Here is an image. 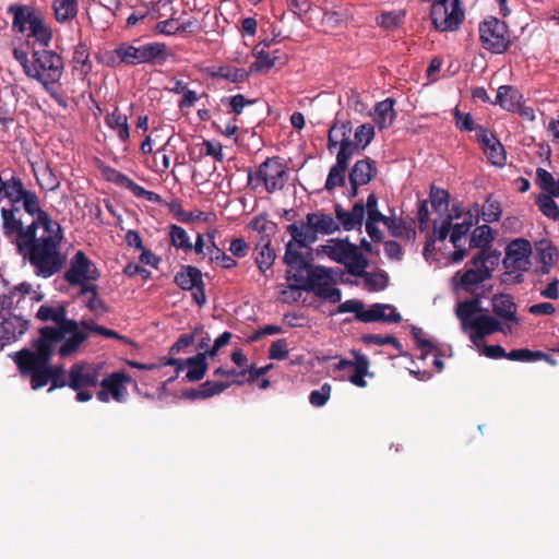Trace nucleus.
I'll return each mask as SVG.
<instances>
[{
  "mask_svg": "<svg viewBox=\"0 0 559 559\" xmlns=\"http://www.w3.org/2000/svg\"><path fill=\"white\" fill-rule=\"evenodd\" d=\"M36 318L43 322L51 321L56 325L40 328L39 337L33 341V347L56 346L62 341V331H73L76 326L75 320L67 318V309L63 306L43 305L37 310Z\"/></svg>",
  "mask_w": 559,
  "mask_h": 559,
  "instance_id": "nucleus-5",
  "label": "nucleus"
},
{
  "mask_svg": "<svg viewBox=\"0 0 559 559\" xmlns=\"http://www.w3.org/2000/svg\"><path fill=\"white\" fill-rule=\"evenodd\" d=\"M535 181L545 192L537 195L535 203L538 210L552 221L559 219V206L554 198H559V178L555 180L554 176L544 168L536 169Z\"/></svg>",
  "mask_w": 559,
  "mask_h": 559,
  "instance_id": "nucleus-13",
  "label": "nucleus"
},
{
  "mask_svg": "<svg viewBox=\"0 0 559 559\" xmlns=\"http://www.w3.org/2000/svg\"><path fill=\"white\" fill-rule=\"evenodd\" d=\"M81 322L76 321V326L73 331H62L63 343L58 349L60 357L66 358L76 353L80 346L88 340V331L83 329L80 330Z\"/></svg>",
  "mask_w": 559,
  "mask_h": 559,
  "instance_id": "nucleus-29",
  "label": "nucleus"
},
{
  "mask_svg": "<svg viewBox=\"0 0 559 559\" xmlns=\"http://www.w3.org/2000/svg\"><path fill=\"white\" fill-rule=\"evenodd\" d=\"M169 228H170V231H169L170 243L175 248L181 249L185 252L191 251L192 242L190 241V237L187 234V231L185 230V228H182L181 226L175 225V224L170 225Z\"/></svg>",
  "mask_w": 559,
  "mask_h": 559,
  "instance_id": "nucleus-47",
  "label": "nucleus"
},
{
  "mask_svg": "<svg viewBox=\"0 0 559 559\" xmlns=\"http://www.w3.org/2000/svg\"><path fill=\"white\" fill-rule=\"evenodd\" d=\"M286 180V166L278 156L267 157L254 171L248 169V185L253 190L263 186L267 193H274L284 188Z\"/></svg>",
  "mask_w": 559,
  "mask_h": 559,
  "instance_id": "nucleus-7",
  "label": "nucleus"
},
{
  "mask_svg": "<svg viewBox=\"0 0 559 559\" xmlns=\"http://www.w3.org/2000/svg\"><path fill=\"white\" fill-rule=\"evenodd\" d=\"M286 229L298 248H306L318 240V234L331 235L340 230V224L330 214L317 211L308 213L306 222L293 223Z\"/></svg>",
  "mask_w": 559,
  "mask_h": 559,
  "instance_id": "nucleus-4",
  "label": "nucleus"
},
{
  "mask_svg": "<svg viewBox=\"0 0 559 559\" xmlns=\"http://www.w3.org/2000/svg\"><path fill=\"white\" fill-rule=\"evenodd\" d=\"M358 321L365 323L377 321L400 323L402 316L392 305L373 304L367 310L362 307V311L358 316Z\"/></svg>",
  "mask_w": 559,
  "mask_h": 559,
  "instance_id": "nucleus-25",
  "label": "nucleus"
},
{
  "mask_svg": "<svg viewBox=\"0 0 559 559\" xmlns=\"http://www.w3.org/2000/svg\"><path fill=\"white\" fill-rule=\"evenodd\" d=\"M298 247L294 238L286 243L284 262L289 270L287 271V281H294L295 284H301L307 274L314 266L296 249Z\"/></svg>",
  "mask_w": 559,
  "mask_h": 559,
  "instance_id": "nucleus-17",
  "label": "nucleus"
},
{
  "mask_svg": "<svg viewBox=\"0 0 559 559\" xmlns=\"http://www.w3.org/2000/svg\"><path fill=\"white\" fill-rule=\"evenodd\" d=\"M478 33L481 47L491 53H503L511 44L507 23L495 16L481 21Z\"/></svg>",
  "mask_w": 559,
  "mask_h": 559,
  "instance_id": "nucleus-12",
  "label": "nucleus"
},
{
  "mask_svg": "<svg viewBox=\"0 0 559 559\" xmlns=\"http://www.w3.org/2000/svg\"><path fill=\"white\" fill-rule=\"evenodd\" d=\"M429 198L436 212L441 213L448 210L450 194L447 190L432 186Z\"/></svg>",
  "mask_w": 559,
  "mask_h": 559,
  "instance_id": "nucleus-53",
  "label": "nucleus"
},
{
  "mask_svg": "<svg viewBox=\"0 0 559 559\" xmlns=\"http://www.w3.org/2000/svg\"><path fill=\"white\" fill-rule=\"evenodd\" d=\"M73 62L75 63V68L80 69L83 74H87L92 64L90 62V53L85 44L80 43L73 53Z\"/></svg>",
  "mask_w": 559,
  "mask_h": 559,
  "instance_id": "nucleus-54",
  "label": "nucleus"
},
{
  "mask_svg": "<svg viewBox=\"0 0 559 559\" xmlns=\"http://www.w3.org/2000/svg\"><path fill=\"white\" fill-rule=\"evenodd\" d=\"M374 138V127L371 123L358 126L354 133V140H350L352 146L357 151L365 150Z\"/></svg>",
  "mask_w": 559,
  "mask_h": 559,
  "instance_id": "nucleus-44",
  "label": "nucleus"
},
{
  "mask_svg": "<svg viewBox=\"0 0 559 559\" xmlns=\"http://www.w3.org/2000/svg\"><path fill=\"white\" fill-rule=\"evenodd\" d=\"M100 276L94 262L81 250L76 251L70 261V267L64 273V280L71 286L83 282L97 281Z\"/></svg>",
  "mask_w": 559,
  "mask_h": 559,
  "instance_id": "nucleus-16",
  "label": "nucleus"
},
{
  "mask_svg": "<svg viewBox=\"0 0 559 559\" xmlns=\"http://www.w3.org/2000/svg\"><path fill=\"white\" fill-rule=\"evenodd\" d=\"M484 153L492 165L502 167L506 164V151L499 140L495 144H490L488 151H484Z\"/></svg>",
  "mask_w": 559,
  "mask_h": 559,
  "instance_id": "nucleus-57",
  "label": "nucleus"
},
{
  "mask_svg": "<svg viewBox=\"0 0 559 559\" xmlns=\"http://www.w3.org/2000/svg\"><path fill=\"white\" fill-rule=\"evenodd\" d=\"M405 16L406 12L404 10L383 12L377 17V23L382 28L394 29L404 23Z\"/></svg>",
  "mask_w": 559,
  "mask_h": 559,
  "instance_id": "nucleus-46",
  "label": "nucleus"
},
{
  "mask_svg": "<svg viewBox=\"0 0 559 559\" xmlns=\"http://www.w3.org/2000/svg\"><path fill=\"white\" fill-rule=\"evenodd\" d=\"M254 262L262 274L270 270L276 259L273 248H271V238L269 235H262L253 249Z\"/></svg>",
  "mask_w": 559,
  "mask_h": 559,
  "instance_id": "nucleus-31",
  "label": "nucleus"
},
{
  "mask_svg": "<svg viewBox=\"0 0 559 559\" xmlns=\"http://www.w3.org/2000/svg\"><path fill=\"white\" fill-rule=\"evenodd\" d=\"M21 201L26 213L33 216L36 215L32 223L41 228L46 235H50L60 245L62 240L61 226L51 219L46 211L41 210L37 194L34 191L26 190Z\"/></svg>",
  "mask_w": 559,
  "mask_h": 559,
  "instance_id": "nucleus-14",
  "label": "nucleus"
},
{
  "mask_svg": "<svg viewBox=\"0 0 559 559\" xmlns=\"http://www.w3.org/2000/svg\"><path fill=\"white\" fill-rule=\"evenodd\" d=\"M531 253L532 246L527 239H514L506 248L503 264L506 269L525 272L528 270Z\"/></svg>",
  "mask_w": 559,
  "mask_h": 559,
  "instance_id": "nucleus-18",
  "label": "nucleus"
},
{
  "mask_svg": "<svg viewBox=\"0 0 559 559\" xmlns=\"http://www.w3.org/2000/svg\"><path fill=\"white\" fill-rule=\"evenodd\" d=\"M335 216L340 227L346 231L360 229L365 219V203L358 200L350 211L345 210L341 204L335 205Z\"/></svg>",
  "mask_w": 559,
  "mask_h": 559,
  "instance_id": "nucleus-23",
  "label": "nucleus"
},
{
  "mask_svg": "<svg viewBox=\"0 0 559 559\" xmlns=\"http://www.w3.org/2000/svg\"><path fill=\"white\" fill-rule=\"evenodd\" d=\"M352 354L354 356V360H348V359L343 358L338 361V364L336 365V368L338 370H344L346 368H353L354 373L349 377V381L358 388H365L367 385L365 377L370 374L369 373L370 361L367 356L359 353L358 350H352Z\"/></svg>",
  "mask_w": 559,
  "mask_h": 559,
  "instance_id": "nucleus-22",
  "label": "nucleus"
},
{
  "mask_svg": "<svg viewBox=\"0 0 559 559\" xmlns=\"http://www.w3.org/2000/svg\"><path fill=\"white\" fill-rule=\"evenodd\" d=\"M185 364L188 368L186 379L190 382L202 380L209 369L206 354H197L195 356L189 357L185 360Z\"/></svg>",
  "mask_w": 559,
  "mask_h": 559,
  "instance_id": "nucleus-38",
  "label": "nucleus"
},
{
  "mask_svg": "<svg viewBox=\"0 0 559 559\" xmlns=\"http://www.w3.org/2000/svg\"><path fill=\"white\" fill-rule=\"evenodd\" d=\"M356 152L358 151L352 146L350 142H345L344 145L340 146V151L336 154V163L333 166L347 170L349 159Z\"/></svg>",
  "mask_w": 559,
  "mask_h": 559,
  "instance_id": "nucleus-63",
  "label": "nucleus"
},
{
  "mask_svg": "<svg viewBox=\"0 0 559 559\" xmlns=\"http://www.w3.org/2000/svg\"><path fill=\"white\" fill-rule=\"evenodd\" d=\"M377 175L376 162L370 157L357 160L349 171L350 185H368Z\"/></svg>",
  "mask_w": 559,
  "mask_h": 559,
  "instance_id": "nucleus-33",
  "label": "nucleus"
},
{
  "mask_svg": "<svg viewBox=\"0 0 559 559\" xmlns=\"http://www.w3.org/2000/svg\"><path fill=\"white\" fill-rule=\"evenodd\" d=\"M495 240V231L489 225L477 226L469 238V248L479 249V251L495 252L490 250L491 242Z\"/></svg>",
  "mask_w": 559,
  "mask_h": 559,
  "instance_id": "nucleus-35",
  "label": "nucleus"
},
{
  "mask_svg": "<svg viewBox=\"0 0 559 559\" xmlns=\"http://www.w3.org/2000/svg\"><path fill=\"white\" fill-rule=\"evenodd\" d=\"M230 385H231V382L207 380V381L203 382L200 386H201V390L204 393V397L206 400L214 395H218V394L223 393Z\"/></svg>",
  "mask_w": 559,
  "mask_h": 559,
  "instance_id": "nucleus-62",
  "label": "nucleus"
},
{
  "mask_svg": "<svg viewBox=\"0 0 559 559\" xmlns=\"http://www.w3.org/2000/svg\"><path fill=\"white\" fill-rule=\"evenodd\" d=\"M367 214L366 223H371L377 225L378 223H382L383 225L388 222V217L383 215L378 209V198L374 193H370L367 197V201L365 204V215Z\"/></svg>",
  "mask_w": 559,
  "mask_h": 559,
  "instance_id": "nucleus-48",
  "label": "nucleus"
},
{
  "mask_svg": "<svg viewBox=\"0 0 559 559\" xmlns=\"http://www.w3.org/2000/svg\"><path fill=\"white\" fill-rule=\"evenodd\" d=\"M102 371V364L76 362L71 366L68 373V386L76 392V401L87 402L93 397V393L88 389L99 384Z\"/></svg>",
  "mask_w": 559,
  "mask_h": 559,
  "instance_id": "nucleus-9",
  "label": "nucleus"
},
{
  "mask_svg": "<svg viewBox=\"0 0 559 559\" xmlns=\"http://www.w3.org/2000/svg\"><path fill=\"white\" fill-rule=\"evenodd\" d=\"M506 358L514 361H534L540 358H548L543 352H534L528 348L512 349L507 353Z\"/></svg>",
  "mask_w": 559,
  "mask_h": 559,
  "instance_id": "nucleus-55",
  "label": "nucleus"
},
{
  "mask_svg": "<svg viewBox=\"0 0 559 559\" xmlns=\"http://www.w3.org/2000/svg\"><path fill=\"white\" fill-rule=\"evenodd\" d=\"M498 259L499 254L495 252L478 251L469 261L473 267L464 272L459 271L453 276L455 287L468 292L473 286L486 282L492 275V267L487 263L493 265Z\"/></svg>",
  "mask_w": 559,
  "mask_h": 559,
  "instance_id": "nucleus-10",
  "label": "nucleus"
},
{
  "mask_svg": "<svg viewBox=\"0 0 559 559\" xmlns=\"http://www.w3.org/2000/svg\"><path fill=\"white\" fill-rule=\"evenodd\" d=\"M28 31L29 33L27 36L33 38L34 43L40 45L45 49L49 46L52 38V33L50 27L46 25L43 13L37 17L36 21L31 23Z\"/></svg>",
  "mask_w": 559,
  "mask_h": 559,
  "instance_id": "nucleus-39",
  "label": "nucleus"
},
{
  "mask_svg": "<svg viewBox=\"0 0 559 559\" xmlns=\"http://www.w3.org/2000/svg\"><path fill=\"white\" fill-rule=\"evenodd\" d=\"M23 182L20 178L12 176L10 179L3 181L1 187V200L7 198L13 204L21 202V198L25 193Z\"/></svg>",
  "mask_w": 559,
  "mask_h": 559,
  "instance_id": "nucleus-42",
  "label": "nucleus"
},
{
  "mask_svg": "<svg viewBox=\"0 0 559 559\" xmlns=\"http://www.w3.org/2000/svg\"><path fill=\"white\" fill-rule=\"evenodd\" d=\"M395 100L393 98H385L382 102L377 103L374 107V121L378 127L382 129H388L392 126L396 112L394 110Z\"/></svg>",
  "mask_w": 559,
  "mask_h": 559,
  "instance_id": "nucleus-37",
  "label": "nucleus"
},
{
  "mask_svg": "<svg viewBox=\"0 0 559 559\" xmlns=\"http://www.w3.org/2000/svg\"><path fill=\"white\" fill-rule=\"evenodd\" d=\"M106 123L110 129L117 131V135L122 142L129 140L130 129L128 118L124 114H121L118 108H115L111 114L106 116Z\"/></svg>",
  "mask_w": 559,
  "mask_h": 559,
  "instance_id": "nucleus-41",
  "label": "nucleus"
},
{
  "mask_svg": "<svg viewBox=\"0 0 559 559\" xmlns=\"http://www.w3.org/2000/svg\"><path fill=\"white\" fill-rule=\"evenodd\" d=\"M480 311H483V309L480 307L479 297L459 302L455 309L456 317L462 324H467V322L474 319L476 317L475 314Z\"/></svg>",
  "mask_w": 559,
  "mask_h": 559,
  "instance_id": "nucleus-43",
  "label": "nucleus"
},
{
  "mask_svg": "<svg viewBox=\"0 0 559 559\" xmlns=\"http://www.w3.org/2000/svg\"><path fill=\"white\" fill-rule=\"evenodd\" d=\"M203 332V325H198L193 329L192 333L181 334L178 340L169 348V354L175 356L182 349L191 346L195 342V336Z\"/></svg>",
  "mask_w": 559,
  "mask_h": 559,
  "instance_id": "nucleus-52",
  "label": "nucleus"
},
{
  "mask_svg": "<svg viewBox=\"0 0 559 559\" xmlns=\"http://www.w3.org/2000/svg\"><path fill=\"white\" fill-rule=\"evenodd\" d=\"M210 238V245L206 247L207 254L210 257V261L212 263H216L223 269H233L237 266V261L231 257L227 255L221 248H218L215 243V231L207 233Z\"/></svg>",
  "mask_w": 559,
  "mask_h": 559,
  "instance_id": "nucleus-40",
  "label": "nucleus"
},
{
  "mask_svg": "<svg viewBox=\"0 0 559 559\" xmlns=\"http://www.w3.org/2000/svg\"><path fill=\"white\" fill-rule=\"evenodd\" d=\"M81 328H83L90 332H95L97 334H100L107 338L124 340V337L121 336L117 331L107 329L103 325L95 324L93 321H90V320H82Z\"/></svg>",
  "mask_w": 559,
  "mask_h": 559,
  "instance_id": "nucleus-60",
  "label": "nucleus"
},
{
  "mask_svg": "<svg viewBox=\"0 0 559 559\" xmlns=\"http://www.w3.org/2000/svg\"><path fill=\"white\" fill-rule=\"evenodd\" d=\"M7 12L12 15V31L17 34H24L31 23L41 14L39 10L27 4H11Z\"/></svg>",
  "mask_w": 559,
  "mask_h": 559,
  "instance_id": "nucleus-24",
  "label": "nucleus"
},
{
  "mask_svg": "<svg viewBox=\"0 0 559 559\" xmlns=\"http://www.w3.org/2000/svg\"><path fill=\"white\" fill-rule=\"evenodd\" d=\"M271 41H260L252 50L255 61L250 66V72H267L273 67L284 66L281 57L271 58V52L267 50Z\"/></svg>",
  "mask_w": 559,
  "mask_h": 559,
  "instance_id": "nucleus-27",
  "label": "nucleus"
},
{
  "mask_svg": "<svg viewBox=\"0 0 559 559\" xmlns=\"http://www.w3.org/2000/svg\"><path fill=\"white\" fill-rule=\"evenodd\" d=\"M81 322L76 321V326L73 331H62L63 343L58 349L60 357L66 358L76 353L80 346L88 340V331L83 329L80 330Z\"/></svg>",
  "mask_w": 559,
  "mask_h": 559,
  "instance_id": "nucleus-28",
  "label": "nucleus"
},
{
  "mask_svg": "<svg viewBox=\"0 0 559 559\" xmlns=\"http://www.w3.org/2000/svg\"><path fill=\"white\" fill-rule=\"evenodd\" d=\"M491 305L492 312L497 317L514 324H519L520 319L518 317V306L511 295L503 293L497 294L492 297Z\"/></svg>",
  "mask_w": 559,
  "mask_h": 559,
  "instance_id": "nucleus-30",
  "label": "nucleus"
},
{
  "mask_svg": "<svg viewBox=\"0 0 559 559\" xmlns=\"http://www.w3.org/2000/svg\"><path fill=\"white\" fill-rule=\"evenodd\" d=\"M472 226L473 221L471 214H468V217L464 218L462 223L452 224L450 241L454 248H459V242L469 231Z\"/></svg>",
  "mask_w": 559,
  "mask_h": 559,
  "instance_id": "nucleus-56",
  "label": "nucleus"
},
{
  "mask_svg": "<svg viewBox=\"0 0 559 559\" xmlns=\"http://www.w3.org/2000/svg\"><path fill=\"white\" fill-rule=\"evenodd\" d=\"M63 68L62 57L57 52L45 48L34 49L32 52V67L28 69L27 78L40 82L53 100L60 106L67 107L64 97L55 88V84L62 76Z\"/></svg>",
  "mask_w": 559,
  "mask_h": 559,
  "instance_id": "nucleus-3",
  "label": "nucleus"
},
{
  "mask_svg": "<svg viewBox=\"0 0 559 559\" xmlns=\"http://www.w3.org/2000/svg\"><path fill=\"white\" fill-rule=\"evenodd\" d=\"M522 95L511 85H501L497 91L493 104H499L503 109L515 112L520 107Z\"/></svg>",
  "mask_w": 559,
  "mask_h": 559,
  "instance_id": "nucleus-36",
  "label": "nucleus"
},
{
  "mask_svg": "<svg viewBox=\"0 0 559 559\" xmlns=\"http://www.w3.org/2000/svg\"><path fill=\"white\" fill-rule=\"evenodd\" d=\"M367 267L362 269L360 275H355L356 277H362L366 286L371 292L382 290L388 285V274L385 272L379 273H369L366 271Z\"/></svg>",
  "mask_w": 559,
  "mask_h": 559,
  "instance_id": "nucleus-49",
  "label": "nucleus"
},
{
  "mask_svg": "<svg viewBox=\"0 0 559 559\" xmlns=\"http://www.w3.org/2000/svg\"><path fill=\"white\" fill-rule=\"evenodd\" d=\"M0 323L2 332L8 343L20 338L28 329V321L13 313H0Z\"/></svg>",
  "mask_w": 559,
  "mask_h": 559,
  "instance_id": "nucleus-32",
  "label": "nucleus"
},
{
  "mask_svg": "<svg viewBox=\"0 0 559 559\" xmlns=\"http://www.w3.org/2000/svg\"><path fill=\"white\" fill-rule=\"evenodd\" d=\"M502 210L501 205L498 201H491L487 199L485 205L483 206V219L487 223H495L499 221L501 216Z\"/></svg>",
  "mask_w": 559,
  "mask_h": 559,
  "instance_id": "nucleus-59",
  "label": "nucleus"
},
{
  "mask_svg": "<svg viewBox=\"0 0 559 559\" xmlns=\"http://www.w3.org/2000/svg\"><path fill=\"white\" fill-rule=\"evenodd\" d=\"M536 251L539 262H547L555 264L559 252L558 249L547 239H542L536 243Z\"/></svg>",
  "mask_w": 559,
  "mask_h": 559,
  "instance_id": "nucleus-51",
  "label": "nucleus"
},
{
  "mask_svg": "<svg viewBox=\"0 0 559 559\" xmlns=\"http://www.w3.org/2000/svg\"><path fill=\"white\" fill-rule=\"evenodd\" d=\"M288 344L285 338L276 340L269 348V358L274 360H283L288 356Z\"/></svg>",
  "mask_w": 559,
  "mask_h": 559,
  "instance_id": "nucleus-64",
  "label": "nucleus"
},
{
  "mask_svg": "<svg viewBox=\"0 0 559 559\" xmlns=\"http://www.w3.org/2000/svg\"><path fill=\"white\" fill-rule=\"evenodd\" d=\"M175 284L182 290H191L192 298L200 307L206 304L205 283L202 272L193 265H182L174 277Z\"/></svg>",
  "mask_w": 559,
  "mask_h": 559,
  "instance_id": "nucleus-15",
  "label": "nucleus"
},
{
  "mask_svg": "<svg viewBox=\"0 0 559 559\" xmlns=\"http://www.w3.org/2000/svg\"><path fill=\"white\" fill-rule=\"evenodd\" d=\"M116 56L121 63L127 66H138L142 63L164 64L171 56L168 47L164 43H147L135 47L129 43H121L115 49Z\"/></svg>",
  "mask_w": 559,
  "mask_h": 559,
  "instance_id": "nucleus-6",
  "label": "nucleus"
},
{
  "mask_svg": "<svg viewBox=\"0 0 559 559\" xmlns=\"http://www.w3.org/2000/svg\"><path fill=\"white\" fill-rule=\"evenodd\" d=\"M384 226L388 228L390 235L395 238L402 237L404 231L407 234L408 238H414L416 235L414 228L411 226L407 227L403 219L394 216H389Z\"/></svg>",
  "mask_w": 559,
  "mask_h": 559,
  "instance_id": "nucleus-50",
  "label": "nucleus"
},
{
  "mask_svg": "<svg viewBox=\"0 0 559 559\" xmlns=\"http://www.w3.org/2000/svg\"><path fill=\"white\" fill-rule=\"evenodd\" d=\"M131 377L123 371H117L109 376L99 379L102 388L107 389L109 395L119 403H123L128 396V390L126 384L131 382Z\"/></svg>",
  "mask_w": 559,
  "mask_h": 559,
  "instance_id": "nucleus-26",
  "label": "nucleus"
},
{
  "mask_svg": "<svg viewBox=\"0 0 559 559\" xmlns=\"http://www.w3.org/2000/svg\"><path fill=\"white\" fill-rule=\"evenodd\" d=\"M431 23L438 32H455L465 19L461 0H433L430 9Z\"/></svg>",
  "mask_w": 559,
  "mask_h": 559,
  "instance_id": "nucleus-11",
  "label": "nucleus"
},
{
  "mask_svg": "<svg viewBox=\"0 0 559 559\" xmlns=\"http://www.w3.org/2000/svg\"><path fill=\"white\" fill-rule=\"evenodd\" d=\"M464 330H472L471 340L476 343L478 340L485 338L487 335L496 332H506L501 323L493 317L488 314L476 316L469 320L467 324H462Z\"/></svg>",
  "mask_w": 559,
  "mask_h": 559,
  "instance_id": "nucleus-20",
  "label": "nucleus"
},
{
  "mask_svg": "<svg viewBox=\"0 0 559 559\" xmlns=\"http://www.w3.org/2000/svg\"><path fill=\"white\" fill-rule=\"evenodd\" d=\"M104 175L107 180L112 181L119 187L128 189L135 198L144 199L152 203H162L163 199L162 197L154 192L148 191L142 186L134 182L131 178H129L127 175L118 171L115 168L107 167L104 170Z\"/></svg>",
  "mask_w": 559,
  "mask_h": 559,
  "instance_id": "nucleus-19",
  "label": "nucleus"
},
{
  "mask_svg": "<svg viewBox=\"0 0 559 559\" xmlns=\"http://www.w3.org/2000/svg\"><path fill=\"white\" fill-rule=\"evenodd\" d=\"M19 207L1 209L2 231L15 247L17 253L35 267L38 276L48 278L58 273L64 258L59 252V245L44 231L38 236V227L31 223L24 227L22 219L15 216Z\"/></svg>",
  "mask_w": 559,
  "mask_h": 559,
  "instance_id": "nucleus-1",
  "label": "nucleus"
},
{
  "mask_svg": "<svg viewBox=\"0 0 559 559\" xmlns=\"http://www.w3.org/2000/svg\"><path fill=\"white\" fill-rule=\"evenodd\" d=\"M33 348H23L14 354V362L21 376L29 378L31 388L38 390L51 382V386L48 389L51 392L68 385L63 366H51L50 364L56 346L41 345Z\"/></svg>",
  "mask_w": 559,
  "mask_h": 559,
  "instance_id": "nucleus-2",
  "label": "nucleus"
},
{
  "mask_svg": "<svg viewBox=\"0 0 559 559\" xmlns=\"http://www.w3.org/2000/svg\"><path fill=\"white\" fill-rule=\"evenodd\" d=\"M53 10L56 19L59 22L73 19L78 13L76 0H55Z\"/></svg>",
  "mask_w": 559,
  "mask_h": 559,
  "instance_id": "nucleus-45",
  "label": "nucleus"
},
{
  "mask_svg": "<svg viewBox=\"0 0 559 559\" xmlns=\"http://www.w3.org/2000/svg\"><path fill=\"white\" fill-rule=\"evenodd\" d=\"M322 252L331 260L344 264L350 275H360L362 269L369 265V260L348 238L330 239L326 245L322 246Z\"/></svg>",
  "mask_w": 559,
  "mask_h": 559,
  "instance_id": "nucleus-8",
  "label": "nucleus"
},
{
  "mask_svg": "<svg viewBox=\"0 0 559 559\" xmlns=\"http://www.w3.org/2000/svg\"><path fill=\"white\" fill-rule=\"evenodd\" d=\"M345 174L346 169L337 168L336 166H332L329 170V175L325 181V189L328 191H333L336 187L345 186Z\"/></svg>",
  "mask_w": 559,
  "mask_h": 559,
  "instance_id": "nucleus-58",
  "label": "nucleus"
},
{
  "mask_svg": "<svg viewBox=\"0 0 559 559\" xmlns=\"http://www.w3.org/2000/svg\"><path fill=\"white\" fill-rule=\"evenodd\" d=\"M332 388L329 383H324L320 389L311 391L309 402L312 406L322 407L330 399Z\"/></svg>",
  "mask_w": 559,
  "mask_h": 559,
  "instance_id": "nucleus-61",
  "label": "nucleus"
},
{
  "mask_svg": "<svg viewBox=\"0 0 559 559\" xmlns=\"http://www.w3.org/2000/svg\"><path fill=\"white\" fill-rule=\"evenodd\" d=\"M329 284H334L332 270L319 265L310 270L301 284H292L289 287L293 290H304L316 294L320 287L329 286Z\"/></svg>",
  "mask_w": 559,
  "mask_h": 559,
  "instance_id": "nucleus-21",
  "label": "nucleus"
},
{
  "mask_svg": "<svg viewBox=\"0 0 559 559\" xmlns=\"http://www.w3.org/2000/svg\"><path fill=\"white\" fill-rule=\"evenodd\" d=\"M352 130L350 121H335L328 132V150L332 152L337 145L350 142Z\"/></svg>",
  "mask_w": 559,
  "mask_h": 559,
  "instance_id": "nucleus-34",
  "label": "nucleus"
}]
</instances>
